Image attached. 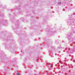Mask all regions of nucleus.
<instances>
[{"label":"nucleus","mask_w":75,"mask_h":75,"mask_svg":"<svg viewBox=\"0 0 75 75\" xmlns=\"http://www.w3.org/2000/svg\"><path fill=\"white\" fill-rule=\"evenodd\" d=\"M53 13H54V12H53Z\"/></svg>","instance_id":"nucleus-3"},{"label":"nucleus","mask_w":75,"mask_h":75,"mask_svg":"<svg viewBox=\"0 0 75 75\" xmlns=\"http://www.w3.org/2000/svg\"><path fill=\"white\" fill-rule=\"evenodd\" d=\"M58 4H61V2H59L58 3Z\"/></svg>","instance_id":"nucleus-2"},{"label":"nucleus","mask_w":75,"mask_h":75,"mask_svg":"<svg viewBox=\"0 0 75 75\" xmlns=\"http://www.w3.org/2000/svg\"><path fill=\"white\" fill-rule=\"evenodd\" d=\"M17 75H21V74L20 73H18L17 74Z\"/></svg>","instance_id":"nucleus-1"}]
</instances>
